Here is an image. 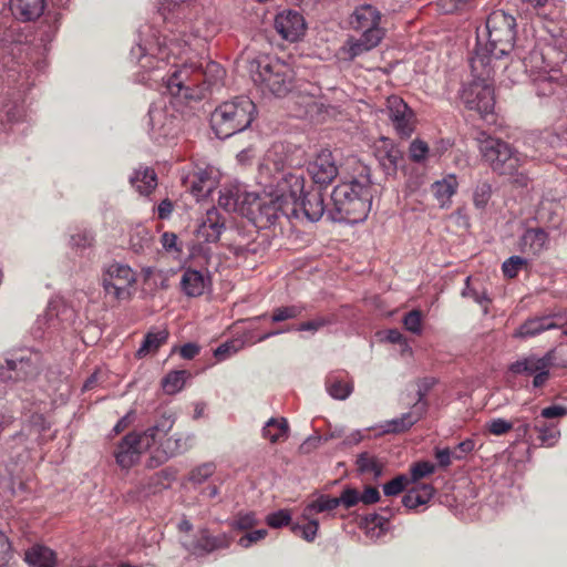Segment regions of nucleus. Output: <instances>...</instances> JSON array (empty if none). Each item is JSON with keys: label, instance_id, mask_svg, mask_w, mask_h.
<instances>
[{"label": "nucleus", "instance_id": "nucleus-64", "mask_svg": "<svg viewBox=\"0 0 567 567\" xmlns=\"http://www.w3.org/2000/svg\"><path fill=\"white\" fill-rule=\"evenodd\" d=\"M434 456L437 461V466L441 468H447L454 460V452L449 447L440 449L435 447Z\"/></svg>", "mask_w": 567, "mask_h": 567}, {"label": "nucleus", "instance_id": "nucleus-59", "mask_svg": "<svg viewBox=\"0 0 567 567\" xmlns=\"http://www.w3.org/2000/svg\"><path fill=\"white\" fill-rule=\"evenodd\" d=\"M436 466L427 461L417 462L411 467V481L416 482L435 472Z\"/></svg>", "mask_w": 567, "mask_h": 567}, {"label": "nucleus", "instance_id": "nucleus-53", "mask_svg": "<svg viewBox=\"0 0 567 567\" xmlns=\"http://www.w3.org/2000/svg\"><path fill=\"white\" fill-rule=\"evenodd\" d=\"M215 473V465L213 463H205L190 472L189 481L194 484H202L207 481Z\"/></svg>", "mask_w": 567, "mask_h": 567}, {"label": "nucleus", "instance_id": "nucleus-28", "mask_svg": "<svg viewBox=\"0 0 567 567\" xmlns=\"http://www.w3.org/2000/svg\"><path fill=\"white\" fill-rule=\"evenodd\" d=\"M225 229V219L217 208L213 207L207 210L203 218L198 235L207 243H216Z\"/></svg>", "mask_w": 567, "mask_h": 567}, {"label": "nucleus", "instance_id": "nucleus-43", "mask_svg": "<svg viewBox=\"0 0 567 567\" xmlns=\"http://www.w3.org/2000/svg\"><path fill=\"white\" fill-rule=\"evenodd\" d=\"M355 466L360 474H372L375 480L383 473V464L369 452H362L357 456Z\"/></svg>", "mask_w": 567, "mask_h": 567}, {"label": "nucleus", "instance_id": "nucleus-5", "mask_svg": "<svg viewBox=\"0 0 567 567\" xmlns=\"http://www.w3.org/2000/svg\"><path fill=\"white\" fill-rule=\"evenodd\" d=\"M175 419L173 415H162L154 425L144 432H131L126 434L117 444L114 451V457L117 465L123 470H128L135 465L141 454L156 444L157 440L173 429Z\"/></svg>", "mask_w": 567, "mask_h": 567}, {"label": "nucleus", "instance_id": "nucleus-45", "mask_svg": "<svg viewBox=\"0 0 567 567\" xmlns=\"http://www.w3.org/2000/svg\"><path fill=\"white\" fill-rule=\"evenodd\" d=\"M187 372L185 370L172 371L162 381L163 389L167 394H175L184 388Z\"/></svg>", "mask_w": 567, "mask_h": 567}, {"label": "nucleus", "instance_id": "nucleus-34", "mask_svg": "<svg viewBox=\"0 0 567 567\" xmlns=\"http://www.w3.org/2000/svg\"><path fill=\"white\" fill-rule=\"evenodd\" d=\"M457 187L458 183L454 174H450L432 184L433 195L441 208H446L451 205V198L456 193Z\"/></svg>", "mask_w": 567, "mask_h": 567}, {"label": "nucleus", "instance_id": "nucleus-48", "mask_svg": "<svg viewBox=\"0 0 567 567\" xmlns=\"http://www.w3.org/2000/svg\"><path fill=\"white\" fill-rule=\"evenodd\" d=\"M305 307L301 305L284 306L274 309L271 315L272 322H282L301 316Z\"/></svg>", "mask_w": 567, "mask_h": 567}, {"label": "nucleus", "instance_id": "nucleus-30", "mask_svg": "<svg viewBox=\"0 0 567 567\" xmlns=\"http://www.w3.org/2000/svg\"><path fill=\"white\" fill-rule=\"evenodd\" d=\"M425 412V404L414 405L413 411L403 413L401 416L385 421L380 425L382 433H402L411 429Z\"/></svg>", "mask_w": 567, "mask_h": 567}, {"label": "nucleus", "instance_id": "nucleus-62", "mask_svg": "<svg viewBox=\"0 0 567 567\" xmlns=\"http://www.w3.org/2000/svg\"><path fill=\"white\" fill-rule=\"evenodd\" d=\"M267 534V529H256L249 532L238 539V545L243 548H249L252 544L264 539Z\"/></svg>", "mask_w": 567, "mask_h": 567}, {"label": "nucleus", "instance_id": "nucleus-52", "mask_svg": "<svg viewBox=\"0 0 567 567\" xmlns=\"http://www.w3.org/2000/svg\"><path fill=\"white\" fill-rule=\"evenodd\" d=\"M410 480L405 475H398L390 482L383 485V493L385 496H395L403 492L409 484Z\"/></svg>", "mask_w": 567, "mask_h": 567}, {"label": "nucleus", "instance_id": "nucleus-11", "mask_svg": "<svg viewBox=\"0 0 567 567\" xmlns=\"http://www.w3.org/2000/svg\"><path fill=\"white\" fill-rule=\"evenodd\" d=\"M45 362L40 351L21 349L6 359L8 378L14 381L32 382L43 371Z\"/></svg>", "mask_w": 567, "mask_h": 567}, {"label": "nucleus", "instance_id": "nucleus-20", "mask_svg": "<svg viewBox=\"0 0 567 567\" xmlns=\"http://www.w3.org/2000/svg\"><path fill=\"white\" fill-rule=\"evenodd\" d=\"M307 171L315 184L323 186L329 185L337 177L339 172L332 153L328 150L321 151L315 159L308 164Z\"/></svg>", "mask_w": 567, "mask_h": 567}, {"label": "nucleus", "instance_id": "nucleus-2", "mask_svg": "<svg viewBox=\"0 0 567 567\" xmlns=\"http://www.w3.org/2000/svg\"><path fill=\"white\" fill-rule=\"evenodd\" d=\"M516 20L503 10L493 11L486 20L485 33H477V44L470 66L483 74L488 73V65L514 50Z\"/></svg>", "mask_w": 567, "mask_h": 567}, {"label": "nucleus", "instance_id": "nucleus-60", "mask_svg": "<svg viewBox=\"0 0 567 567\" xmlns=\"http://www.w3.org/2000/svg\"><path fill=\"white\" fill-rule=\"evenodd\" d=\"M526 259L519 256H512L503 262L502 270L504 276L514 278L517 276L519 269L526 265Z\"/></svg>", "mask_w": 567, "mask_h": 567}, {"label": "nucleus", "instance_id": "nucleus-1", "mask_svg": "<svg viewBox=\"0 0 567 567\" xmlns=\"http://www.w3.org/2000/svg\"><path fill=\"white\" fill-rule=\"evenodd\" d=\"M202 10L203 0H162L158 11L163 29L142 27L131 50V59L138 66L137 82L148 86L162 83L167 93L183 100H202L223 86L226 71L215 61L175 64L198 38L192 23Z\"/></svg>", "mask_w": 567, "mask_h": 567}, {"label": "nucleus", "instance_id": "nucleus-8", "mask_svg": "<svg viewBox=\"0 0 567 567\" xmlns=\"http://www.w3.org/2000/svg\"><path fill=\"white\" fill-rule=\"evenodd\" d=\"M488 73L483 74L471 66L473 81L465 85L461 99L468 110L476 111L482 117L492 114L495 106L494 91L489 79L494 72V65H488Z\"/></svg>", "mask_w": 567, "mask_h": 567}, {"label": "nucleus", "instance_id": "nucleus-38", "mask_svg": "<svg viewBox=\"0 0 567 567\" xmlns=\"http://www.w3.org/2000/svg\"><path fill=\"white\" fill-rule=\"evenodd\" d=\"M380 166L388 176H395L398 172L399 162L402 159L400 150L391 145L379 150L377 154Z\"/></svg>", "mask_w": 567, "mask_h": 567}, {"label": "nucleus", "instance_id": "nucleus-61", "mask_svg": "<svg viewBox=\"0 0 567 567\" xmlns=\"http://www.w3.org/2000/svg\"><path fill=\"white\" fill-rule=\"evenodd\" d=\"M239 347L237 346L236 341H228L218 346L214 351V355L218 361H224L230 358L233 354L237 353Z\"/></svg>", "mask_w": 567, "mask_h": 567}, {"label": "nucleus", "instance_id": "nucleus-16", "mask_svg": "<svg viewBox=\"0 0 567 567\" xmlns=\"http://www.w3.org/2000/svg\"><path fill=\"white\" fill-rule=\"evenodd\" d=\"M385 113L401 137H410L415 130V115L412 109L398 95H391L385 102Z\"/></svg>", "mask_w": 567, "mask_h": 567}, {"label": "nucleus", "instance_id": "nucleus-37", "mask_svg": "<svg viewBox=\"0 0 567 567\" xmlns=\"http://www.w3.org/2000/svg\"><path fill=\"white\" fill-rule=\"evenodd\" d=\"M434 487L431 484H421L410 489L402 498V504L414 509L417 506L427 504L434 495Z\"/></svg>", "mask_w": 567, "mask_h": 567}, {"label": "nucleus", "instance_id": "nucleus-13", "mask_svg": "<svg viewBox=\"0 0 567 567\" xmlns=\"http://www.w3.org/2000/svg\"><path fill=\"white\" fill-rule=\"evenodd\" d=\"M150 136L161 143L162 141L173 138L178 131V117L174 109L168 106L165 101L159 100L153 103L148 110Z\"/></svg>", "mask_w": 567, "mask_h": 567}, {"label": "nucleus", "instance_id": "nucleus-55", "mask_svg": "<svg viewBox=\"0 0 567 567\" xmlns=\"http://www.w3.org/2000/svg\"><path fill=\"white\" fill-rule=\"evenodd\" d=\"M291 522V514L288 509H279L270 513L266 517V523L271 528H280L289 525Z\"/></svg>", "mask_w": 567, "mask_h": 567}, {"label": "nucleus", "instance_id": "nucleus-15", "mask_svg": "<svg viewBox=\"0 0 567 567\" xmlns=\"http://www.w3.org/2000/svg\"><path fill=\"white\" fill-rule=\"evenodd\" d=\"M166 435L159 437L156 443L159 445L152 451L146 461V467L156 468L167 462L169 458L181 455L188 451L192 445V435L174 434L169 437Z\"/></svg>", "mask_w": 567, "mask_h": 567}, {"label": "nucleus", "instance_id": "nucleus-58", "mask_svg": "<svg viewBox=\"0 0 567 567\" xmlns=\"http://www.w3.org/2000/svg\"><path fill=\"white\" fill-rule=\"evenodd\" d=\"M337 499L339 502V506L342 505L348 509L360 503V493L357 488L347 486Z\"/></svg>", "mask_w": 567, "mask_h": 567}, {"label": "nucleus", "instance_id": "nucleus-29", "mask_svg": "<svg viewBox=\"0 0 567 567\" xmlns=\"http://www.w3.org/2000/svg\"><path fill=\"white\" fill-rule=\"evenodd\" d=\"M44 8V0H9V9L13 17L24 22L40 18Z\"/></svg>", "mask_w": 567, "mask_h": 567}, {"label": "nucleus", "instance_id": "nucleus-41", "mask_svg": "<svg viewBox=\"0 0 567 567\" xmlns=\"http://www.w3.org/2000/svg\"><path fill=\"white\" fill-rule=\"evenodd\" d=\"M190 192L197 198L206 197L213 190L215 183L210 174L205 169H199L190 177Z\"/></svg>", "mask_w": 567, "mask_h": 567}, {"label": "nucleus", "instance_id": "nucleus-21", "mask_svg": "<svg viewBox=\"0 0 567 567\" xmlns=\"http://www.w3.org/2000/svg\"><path fill=\"white\" fill-rule=\"evenodd\" d=\"M275 29L282 39L295 42L305 34L306 21L299 12L285 10L276 16Z\"/></svg>", "mask_w": 567, "mask_h": 567}, {"label": "nucleus", "instance_id": "nucleus-57", "mask_svg": "<svg viewBox=\"0 0 567 567\" xmlns=\"http://www.w3.org/2000/svg\"><path fill=\"white\" fill-rule=\"evenodd\" d=\"M486 430L493 435H503L514 427V423L505 419H492L485 424Z\"/></svg>", "mask_w": 567, "mask_h": 567}, {"label": "nucleus", "instance_id": "nucleus-19", "mask_svg": "<svg viewBox=\"0 0 567 567\" xmlns=\"http://www.w3.org/2000/svg\"><path fill=\"white\" fill-rule=\"evenodd\" d=\"M183 546L193 555L204 556L217 549L228 548L231 537L226 533L213 536L204 528L198 532L193 540H183Z\"/></svg>", "mask_w": 567, "mask_h": 567}, {"label": "nucleus", "instance_id": "nucleus-54", "mask_svg": "<svg viewBox=\"0 0 567 567\" xmlns=\"http://www.w3.org/2000/svg\"><path fill=\"white\" fill-rule=\"evenodd\" d=\"M404 328L414 333L420 334L422 332V313L420 310H411L403 318Z\"/></svg>", "mask_w": 567, "mask_h": 567}, {"label": "nucleus", "instance_id": "nucleus-4", "mask_svg": "<svg viewBox=\"0 0 567 567\" xmlns=\"http://www.w3.org/2000/svg\"><path fill=\"white\" fill-rule=\"evenodd\" d=\"M249 73L254 84L266 95L284 97L295 85V72L289 64L269 56L249 62Z\"/></svg>", "mask_w": 567, "mask_h": 567}, {"label": "nucleus", "instance_id": "nucleus-33", "mask_svg": "<svg viewBox=\"0 0 567 567\" xmlns=\"http://www.w3.org/2000/svg\"><path fill=\"white\" fill-rule=\"evenodd\" d=\"M548 241V235L542 228L527 229L520 237L519 246L523 252L538 255Z\"/></svg>", "mask_w": 567, "mask_h": 567}, {"label": "nucleus", "instance_id": "nucleus-26", "mask_svg": "<svg viewBox=\"0 0 567 567\" xmlns=\"http://www.w3.org/2000/svg\"><path fill=\"white\" fill-rule=\"evenodd\" d=\"M555 360V351L549 350L543 357L530 354L524 357L509 365V371L514 374L533 375L538 370L550 368Z\"/></svg>", "mask_w": 567, "mask_h": 567}, {"label": "nucleus", "instance_id": "nucleus-40", "mask_svg": "<svg viewBox=\"0 0 567 567\" xmlns=\"http://www.w3.org/2000/svg\"><path fill=\"white\" fill-rule=\"evenodd\" d=\"M339 506L337 497L321 494L312 502L308 503L302 511V518H310L313 514L332 512Z\"/></svg>", "mask_w": 567, "mask_h": 567}, {"label": "nucleus", "instance_id": "nucleus-23", "mask_svg": "<svg viewBox=\"0 0 567 567\" xmlns=\"http://www.w3.org/2000/svg\"><path fill=\"white\" fill-rule=\"evenodd\" d=\"M252 194L246 192L239 184L225 185L219 190L218 205L226 212L247 213V207Z\"/></svg>", "mask_w": 567, "mask_h": 567}, {"label": "nucleus", "instance_id": "nucleus-51", "mask_svg": "<svg viewBox=\"0 0 567 567\" xmlns=\"http://www.w3.org/2000/svg\"><path fill=\"white\" fill-rule=\"evenodd\" d=\"M258 519L254 512H240L236 515L230 526L236 529L246 530L256 526Z\"/></svg>", "mask_w": 567, "mask_h": 567}, {"label": "nucleus", "instance_id": "nucleus-3", "mask_svg": "<svg viewBox=\"0 0 567 567\" xmlns=\"http://www.w3.org/2000/svg\"><path fill=\"white\" fill-rule=\"evenodd\" d=\"M350 182L337 185L331 194L332 208L328 215L333 221L357 224L363 221L372 206V182L368 169Z\"/></svg>", "mask_w": 567, "mask_h": 567}, {"label": "nucleus", "instance_id": "nucleus-35", "mask_svg": "<svg viewBox=\"0 0 567 567\" xmlns=\"http://www.w3.org/2000/svg\"><path fill=\"white\" fill-rule=\"evenodd\" d=\"M130 183L141 195H150L157 186V176L153 168L141 166L134 171Z\"/></svg>", "mask_w": 567, "mask_h": 567}, {"label": "nucleus", "instance_id": "nucleus-56", "mask_svg": "<svg viewBox=\"0 0 567 567\" xmlns=\"http://www.w3.org/2000/svg\"><path fill=\"white\" fill-rule=\"evenodd\" d=\"M429 154V146L424 141L414 140L409 147V155L411 161L422 163Z\"/></svg>", "mask_w": 567, "mask_h": 567}, {"label": "nucleus", "instance_id": "nucleus-10", "mask_svg": "<svg viewBox=\"0 0 567 567\" xmlns=\"http://www.w3.org/2000/svg\"><path fill=\"white\" fill-rule=\"evenodd\" d=\"M254 225L265 229L274 226L280 217H291L290 208L277 194L257 197L252 195L246 213Z\"/></svg>", "mask_w": 567, "mask_h": 567}, {"label": "nucleus", "instance_id": "nucleus-47", "mask_svg": "<svg viewBox=\"0 0 567 567\" xmlns=\"http://www.w3.org/2000/svg\"><path fill=\"white\" fill-rule=\"evenodd\" d=\"M94 244V235L89 229H76L75 233L70 235L69 245L72 249H86L91 248Z\"/></svg>", "mask_w": 567, "mask_h": 567}, {"label": "nucleus", "instance_id": "nucleus-24", "mask_svg": "<svg viewBox=\"0 0 567 567\" xmlns=\"http://www.w3.org/2000/svg\"><path fill=\"white\" fill-rule=\"evenodd\" d=\"M297 208L298 216H295L296 218H300L302 216L308 221H318L327 210L323 194L320 188L311 187L307 190L305 195L299 198Z\"/></svg>", "mask_w": 567, "mask_h": 567}, {"label": "nucleus", "instance_id": "nucleus-50", "mask_svg": "<svg viewBox=\"0 0 567 567\" xmlns=\"http://www.w3.org/2000/svg\"><path fill=\"white\" fill-rule=\"evenodd\" d=\"M383 514H370L367 516L365 522L369 525H372L373 528L378 527L380 529L379 535L383 534L388 529L389 520L393 516V512L390 508H383Z\"/></svg>", "mask_w": 567, "mask_h": 567}, {"label": "nucleus", "instance_id": "nucleus-49", "mask_svg": "<svg viewBox=\"0 0 567 567\" xmlns=\"http://www.w3.org/2000/svg\"><path fill=\"white\" fill-rule=\"evenodd\" d=\"M492 196V186L484 182L480 183L473 193V204L474 206L480 209L484 210L491 199Z\"/></svg>", "mask_w": 567, "mask_h": 567}, {"label": "nucleus", "instance_id": "nucleus-44", "mask_svg": "<svg viewBox=\"0 0 567 567\" xmlns=\"http://www.w3.org/2000/svg\"><path fill=\"white\" fill-rule=\"evenodd\" d=\"M533 429L538 432V439L542 444L547 446L555 445L560 436V432L554 423H547L539 417L535 419Z\"/></svg>", "mask_w": 567, "mask_h": 567}, {"label": "nucleus", "instance_id": "nucleus-6", "mask_svg": "<svg viewBox=\"0 0 567 567\" xmlns=\"http://www.w3.org/2000/svg\"><path fill=\"white\" fill-rule=\"evenodd\" d=\"M256 115L257 107L248 96H236L215 109L212 128L218 138L225 140L248 128Z\"/></svg>", "mask_w": 567, "mask_h": 567}, {"label": "nucleus", "instance_id": "nucleus-9", "mask_svg": "<svg viewBox=\"0 0 567 567\" xmlns=\"http://www.w3.org/2000/svg\"><path fill=\"white\" fill-rule=\"evenodd\" d=\"M278 148H282V146H275L274 150L267 153V163H265V165L268 168L272 166L277 173L281 174V177L278 179L277 195L284 198L285 204L291 210V215L298 216V200L307 192L305 188V178L298 173H284L286 163H284L281 158H274V156L278 154Z\"/></svg>", "mask_w": 567, "mask_h": 567}, {"label": "nucleus", "instance_id": "nucleus-14", "mask_svg": "<svg viewBox=\"0 0 567 567\" xmlns=\"http://www.w3.org/2000/svg\"><path fill=\"white\" fill-rule=\"evenodd\" d=\"M567 72V61H564L559 68L550 66L544 73L530 78L536 94L538 96H557L558 100L567 97V83H565V73Z\"/></svg>", "mask_w": 567, "mask_h": 567}, {"label": "nucleus", "instance_id": "nucleus-42", "mask_svg": "<svg viewBox=\"0 0 567 567\" xmlns=\"http://www.w3.org/2000/svg\"><path fill=\"white\" fill-rule=\"evenodd\" d=\"M168 332L166 330L150 331L136 351L137 358H144L151 352H156L166 342Z\"/></svg>", "mask_w": 567, "mask_h": 567}, {"label": "nucleus", "instance_id": "nucleus-63", "mask_svg": "<svg viewBox=\"0 0 567 567\" xmlns=\"http://www.w3.org/2000/svg\"><path fill=\"white\" fill-rule=\"evenodd\" d=\"M329 323H330V320H328L326 318H322V317H319V318H316L313 320H309L307 322H302V323H300L297 327L291 328V329L296 330V331H310V332L315 333L319 329H321L322 327H324V326H327Z\"/></svg>", "mask_w": 567, "mask_h": 567}, {"label": "nucleus", "instance_id": "nucleus-27", "mask_svg": "<svg viewBox=\"0 0 567 567\" xmlns=\"http://www.w3.org/2000/svg\"><path fill=\"white\" fill-rule=\"evenodd\" d=\"M328 394L339 401L347 400L353 392V380L344 372H331L326 377Z\"/></svg>", "mask_w": 567, "mask_h": 567}, {"label": "nucleus", "instance_id": "nucleus-12", "mask_svg": "<svg viewBox=\"0 0 567 567\" xmlns=\"http://www.w3.org/2000/svg\"><path fill=\"white\" fill-rule=\"evenodd\" d=\"M135 282V272L127 265L111 262L103 269L102 287L105 293L115 300L128 299L131 297L130 289Z\"/></svg>", "mask_w": 567, "mask_h": 567}, {"label": "nucleus", "instance_id": "nucleus-46", "mask_svg": "<svg viewBox=\"0 0 567 567\" xmlns=\"http://www.w3.org/2000/svg\"><path fill=\"white\" fill-rule=\"evenodd\" d=\"M307 520V524H298L295 523L291 525V530L293 534L301 536L307 542H313L317 537L319 529V522L313 517L303 518Z\"/></svg>", "mask_w": 567, "mask_h": 567}, {"label": "nucleus", "instance_id": "nucleus-18", "mask_svg": "<svg viewBox=\"0 0 567 567\" xmlns=\"http://www.w3.org/2000/svg\"><path fill=\"white\" fill-rule=\"evenodd\" d=\"M381 12L371 4H361L354 9L350 17V25L355 31L372 33L378 38L384 37V29L380 27Z\"/></svg>", "mask_w": 567, "mask_h": 567}, {"label": "nucleus", "instance_id": "nucleus-36", "mask_svg": "<svg viewBox=\"0 0 567 567\" xmlns=\"http://www.w3.org/2000/svg\"><path fill=\"white\" fill-rule=\"evenodd\" d=\"M381 40L382 38L375 37L373 32L365 34L361 33V37L359 39H349L343 50L349 55V59L353 60L354 58L363 54L364 52L374 49L381 42Z\"/></svg>", "mask_w": 567, "mask_h": 567}, {"label": "nucleus", "instance_id": "nucleus-32", "mask_svg": "<svg viewBox=\"0 0 567 567\" xmlns=\"http://www.w3.org/2000/svg\"><path fill=\"white\" fill-rule=\"evenodd\" d=\"M29 567H58L56 553L48 546L34 544L24 553Z\"/></svg>", "mask_w": 567, "mask_h": 567}, {"label": "nucleus", "instance_id": "nucleus-22", "mask_svg": "<svg viewBox=\"0 0 567 567\" xmlns=\"http://www.w3.org/2000/svg\"><path fill=\"white\" fill-rule=\"evenodd\" d=\"M560 315H546L540 317H530L526 319L514 332V338L529 339L542 334L543 332L561 327Z\"/></svg>", "mask_w": 567, "mask_h": 567}, {"label": "nucleus", "instance_id": "nucleus-39", "mask_svg": "<svg viewBox=\"0 0 567 567\" xmlns=\"http://www.w3.org/2000/svg\"><path fill=\"white\" fill-rule=\"evenodd\" d=\"M289 425L285 417L269 419L262 427V436L271 443H277L288 437Z\"/></svg>", "mask_w": 567, "mask_h": 567}, {"label": "nucleus", "instance_id": "nucleus-17", "mask_svg": "<svg viewBox=\"0 0 567 567\" xmlns=\"http://www.w3.org/2000/svg\"><path fill=\"white\" fill-rule=\"evenodd\" d=\"M547 52V42H545L542 49L535 48L527 56L523 58H520L517 50H515V54L518 58L516 63L523 65L525 73L528 74L529 78L548 71L550 66L557 68L559 64H564L565 60L557 56L553 50H549V53Z\"/></svg>", "mask_w": 567, "mask_h": 567}, {"label": "nucleus", "instance_id": "nucleus-7", "mask_svg": "<svg viewBox=\"0 0 567 567\" xmlns=\"http://www.w3.org/2000/svg\"><path fill=\"white\" fill-rule=\"evenodd\" d=\"M477 142L482 157L494 172L501 175H514L517 172L523 158L506 142L485 133L480 134Z\"/></svg>", "mask_w": 567, "mask_h": 567}, {"label": "nucleus", "instance_id": "nucleus-31", "mask_svg": "<svg viewBox=\"0 0 567 567\" xmlns=\"http://www.w3.org/2000/svg\"><path fill=\"white\" fill-rule=\"evenodd\" d=\"M210 279L202 271L195 269H186L181 279V288L187 297H199L209 286Z\"/></svg>", "mask_w": 567, "mask_h": 567}, {"label": "nucleus", "instance_id": "nucleus-25", "mask_svg": "<svg viewBox=\"0 0 567 567\" xmlns=\"http://www.w3.org/2000/svg\"><path fill=\"white\" fill-rule=\"evenodd\" d=\"M547 37V51L553 50L557 56L567 61V20L554 21L553 19L545 25Z\"/></svg>", "mask_w": 567, "mask_h": 567}]
</instances>
